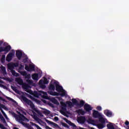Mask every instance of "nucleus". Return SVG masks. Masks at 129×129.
Segmentation results:
<instances>
[{
	"instance_id": "11",
	"label": "nucleus",
	"mask_w": 129,
	"mask_h": 129,
	"mask_svg": "<svg viewBox=\"0 0 129 129\" xmlns=\"http://www.w3.org/2000/svg\"><path fill=\"white\" fill-rule=\"evenodd\" d=\"M20 74L22 75V76H24L25 79H30L31 78V75L28 74L27 72L26 71H23L21 72Z\"/></svg>"
},
{
	"instance_id": "8",
	"label": "nucleus",
	"mask_w": 129,
	"mask_h": 129,
	"mask_svg": "<svg viewBox=\"0 0 129 129\" xmlns=\"http://www.w3.org/2000/svg\"><path fill=\"white\" fill-rule=\"evenodd\" d=\"M25 70L28 72L35 71V66L33 64H29V66L25 64Z\"/></svg>"
},
{
	"instance_id": "13",
	"label": "nucleus",
	"mask_w": 129,
	"mask_h": 129,
	"mask_svg": "<svg viewBox=\"0 0 129 129\" xmlns=\"http://www.w3.org/2000/svg\"><path fill=\"white\" fill-rule=\"evenodd\" d=\"M16 55L18 60H21V58L23 57V53L21 50H17Z\"/></svg>"
},
{
	"instance_id": "19",
	"label": "nucleus",
	"mask_w": 129,
	"mask_h": 129,
	"mask_svg": "<svg viewBox=\"0 0 129 129\" xmlns=\"http://www.w3.org/2000/svg\"><path fill=\"white\" fill-rule=\"evenodd\" d=\"M77 113H78L79 115L81 114L82 115H84L85 114V111H84L82 109H79L76 110Z\"/></svg>"
},
{
	"instance_id": "7",
	"label": "nucleus",
	"mask_w": 129,
	"mask_h": 129,
	"mask_svg": "<svg viewBox=\"0 0 129 129\" xmlns=\"http://www.w3.org/2000/svg\"><path fill=\"white\" fill-rule=\"evenodd\" d=\"M11 49H12V47L10 45L7 46L5 47L0 46V53L2 52H7L8 53L9 51H10Z\"/></svg>"
},
{
	"instance_id": "9",
	"label": "nucleus",
	"mask_w": 129,
	"mask_h": 129,
	"mask_svg": "<svg viewBox=\"0 0 129 129\" xmlns=\"http://www.w3.org/2000/svg\"><path fill=\"white\" fill-rule=\"evenodd\" d=\"M63 120H65V121L68 123L69 124H70V125H71V126H73V128H75L76 129L77 126H76V125H75V124H74V123H72V122H71L70 120H68V119H67L66 118H63Z\"/></svg>"
},
{
	"instance_id": "6",
	"label": "nucleus",
	"mask_w": 129,
	"mask_h": 129,
	"mask_svg": "<svg viewBox=\"0 0 129 129\" xmlns=\"http://www.w3.org/2000/svg\"><path fill=\"white\" fill-rule=\"evenodd\" d=\"M93 117L94 118H98L99 120L103 118V116L98 111L93 110Z\"/></svg>"
},
{
	"instance_id": "39",
	"label": "nucleus",
	"mask_w": 129,
	"mask_h": 129,
	"mask_svg": "<svg viewBox=\"0 0 129 129\" xmlns=\"http://www.w3.org/2000/svg\"><path fill=\"white\" fill-rule=\"evenodd\" d=\"M34 118L37 121H39V120H40V118H39L38 117H37V116H34Z\"/></svg>"
},
{
	"instance_id": "2",
	"label": "nucleus",
	"mask_w": 129,
	"mask_h": 129,
	"mask_svg": "<svg viewBox=\"0 0 129 129\" xmlns=\"http://www.w3.org/2000/svg\"><path fill=\"white\" fill-rule=\"evenodd\" d=\"M21 98L22 100L24 101V102L27 103V104H28V105H30V107L32 109V112L33 113H35V112H36V113H37V112H39V110L37 109V108L35 107V105L34 104V103H33V102H32V101L27 98V97L24 96H21Z\"/></svg>"
},
{
	"instance_id": "25",
	"label": "nucleus",
	"mask_w": 129,
	"mask_h": 129,
	"mask_svg": "<svg viewBox=\"0 0 129 129\" xmlns=\"http://www.w3.org/2000/svg\"><path fill=\"white\" fill-rule=\"evenodd\" d=\"M45 121H46V122L47 123H48L49 124H52V125H54V126H57V124L54 123V122H52L48 119H46Z\"/></svg>"
},
{
	"instance_id": "26",
	"label": "nucleus",
	"mask_w": 129,
	"mask_h": 129,
	"mask_svg": "<svg viewBox=\"0 0 129 129\" xmlns=\"http://www.w3.org/2000/svg\"><path fill=\"white\" fill-rule=\"evenodd\" d=\"M48 89L49 90H53L54 91L55 90V86L52 84H50Z\"/></svg>"
},
{
	"instance_id": "4",
	"label": "nucleus",
	"mask_w": 129,
	"mask_h": 129,
	"mask_svg": "<svg viewBox=\"0 0 129 129\" xmlns=\"http://www.w3.org/2000/svg\"><path fill=\"white\" fill-rule=\"evenodd\" d=\"M60 92L61 93H58L56 92L50 91L49 92V94H50V95H52L53 96H58V95H60L61 96V97H64V96H66V95H67L65 90H63L62 91H60Z\"/></svg>"
},
{
	"instance_id": "42",
	"label": "nucleus",
	"mask_w": 129,
	"mask_h": 129,
	"mask_svg": "<svg viewBox=\"0 0 129 129\" xmlns=\"http://www.w3.org/2000/svg\"><path fill=\"white\" fill-rule=\"evenodd\" d=\"M11 73H12V75L14 76L15 74H16V71L13 70V69H11Z\"/></svg>"
},
{
	"instance_id": "45",
	"label": "nucleus",
	"mask_w": 129,
	"mask_h": 129,
	"mask_svg": "<svg viewBox=\"0 0 129 129\" xmlns=\"http://www.w3.org/2000/svg\"><path fill=\"white\" fill-rule=\"evenodd\" d=\"M37 114L40 116H43V114L41 112V111H40V110L39 111V112H37Z\"/></svg>"
},
{
	"instance_id": "12",
	"label": "nucleus",
	"mask_w": 129,
	"mask_h": 129,
	"mask_svg": "<svg viewBox=\"0 0 129 129\" xmlns=\"http://www.w3.org/2000/svg\"><path fill=\"white\" fill-rule=\"evenodd\" d=\"M54 84H55V88L57 92H61L62 90L64 89H63V87L60 85H59L58 84L56 83V82H54Z\"/></svg>"
},
{
	"instance_id": "47",
	"label": "nucleus",
	"mask_w": 129,
	"mask_h": 129,
	"mask_svg": "<svg viewBox=\"0 0 129 129\" xmlns=\"http://www.w3.org/2000/svg\"><path fill=\"white\" fill-rule=\"evenodd\" d=\"M19 75H20L19 74V73L16 72L13 76H16V77H18V76H19Z\"/></svg>"
},
{
	"instance_id": "32",
	"label": "nucleus",
	"mask_w": 129,
	"mask_h": 129,
	"mask_svg": "<svg viewBox=\"0 0 129 129\" xmlns=\"http://www.w3.org/2000/svg\"><path fill=\"white\" fill-rule=\"evenodd\" d=\"M11 88L13 90V91H15V92H17L18 91V89H17L16 87L11 86Z\"/></svg>"
},
{
	"instance_id": "1",
	"label": "nucleus",
	"mask_w": 129,
	"mask_h": 129,
	"mask_svg": "<svg viewBox=\"0 0 129 129\" xmlns=\"http://www.w3.org/2000/svg\"><path fill=\"white\" fill-rule=\"evenodd\" d=\"M72 101H68L66 102L67 104L68 105L69 107H73L74 105H76L79 107L81 108L85 104V102L83 100H81L80 103H78V101L76 99H72Z\"/></svg>"
},
{
	"instance_id": "48",
	"label": "nucleus",
	"mask_w": 129,
	"mask_h": 129,
	"mask_svg": "<svg viewBox=\"0 0 129 129\" xmlns=\"http://www.w3.org/2000/svg\"><path fill=\"white\" fill-rule=\"evenodd\" d=\"M23 88H25V89H27V84H24L23 85Z\"/></svg>"
},
{
	"instance_id": "49",
	"label": "nucleus",
	"mask_w": 129,
	"mask_h": 129,
	"mask_svg": "<svg viewBox=\"0 0 129 129\" xmlns=\"http://www.w3.org/2000/svg\"><path fill=\"white\" fill-rule=\"evenodd\" d=\"M125 125H128V124H129V122H128V121H126L125 122Z\"/></svg>"
},
{
	"instance_id": "3",
	"label": "nucleus",
	"mask_w": 129,
	"mask_h": 129,
	"mask_svg": "<svg viewBox=\"0 0 129 129\" xmlns=\"http://www.w3.org/2000/svg\"><path fill=\"white\" fill-rule=\"evenodd\" d=\"M33 95L35 97H42V98H45V99H48L49 98L48 97L47 92H45L43 91H39L38 92L34 91L33 93Z\"/></svg>"
},
{
	"instance_id": "22",
	"label": "nucleus",
	"mask_w": 129,
	"mask_h": 129,
	"mask_svg": "<svg viewBox=\"0 0 129 129\" xmlns=\"http://www.w3.org/2000/svg\"><path fill=\"white\" fill-rule=\"evenodd\" d=\"M16 81L19 85H23V83H24L23 80L20 78L16 79Z\"/></svg>"
},
{
	"instance_id": "23",
	"label": "nucleus",
	"mask_w": 129,
	"mask_h": 129,
	"mask_svg": "<svg viewBox=\"0 0 129 129\" xmlns=\"http://www.w3.org/2000/svg\"><path fill=\"white\" fill-rule=\"evenodd\" d=\"M88 122L90 124H93V125H95V120L92 119H89L88 120Z\"/></svg>"
},
{
	"instance_id": "28",
	"label": "nucleus",
	"mask_w": 129,
	"mask_h": 129,
	"mask_svg": "<svg viewBox=\"0 0 129 129\" xmlns=\"http://www.w3.org/2000/svg\"><path fill=\"white\" fill-rule=\"evenodd\" d=\"M30 123L32 125L36 126V127H37V129H42V128H41V127H40L38 124L33 122H31Z\"/></svg>"
},
{
	"instance_id": "56",
	"label": "nucleus",
	"mask_w": 129,
	"mask_h": 129,
	"mask_svg": "<svg viewBox=\"0 0 129 129\" xmlns=\"http://www.w3.org/2000/svg\"><path fill=\"white\" fill-rule=\"evenodd\" d=\"M5 106V105H2V107L4 108V107Z\"/></svg>"
},
{
	"instance_id": "35",
	"label": "nucleus",
	"mask_w": 129,
	"mask_h": 129,
	"mask_svg": "<svg viewBox=\"0 0 129 129\" xmlns=\"http://www.w3.org/2000/svg\"><path fill=\"white\" fill-rule=\"evenodd\" d=\"M40 86L43 89H45V88H46V85H45V84H42L41 85H40Z\"/></svg>"
},
{
	"instance_id": "44",
	"label": "nucleus",
	"mask_w": 129,
	"mask_h": 129,
	"mask_svg": "<svg viewBox=\"0 0 129 129\" xmlns=\"http://www.w3.org/2000/svg\"><path fill=\"white\" fill-rule=\"evenodd\" d=\"M0 128H2V129H5V128H6V127H5V126H4L3 124H1V123H0Z\"/></svg>"
},
{
	"instance_id": "29",
	"label": "nucleus",
	"mask_w": 129,
	"mask_h": 129,
	"mask_svg": "<svg viewBox=\"0 0 129 129\" xmlns=\"http://www.w3.org/2000/svg\"><path fill=\"white\" fill-rule=\"evenodd\" d=\"M22 62L23 63H28L29 62V57L26 55V57L23 59Z\"/></svg>"
},
{
	"instance_id": "57",
	"label": "nucleus",
	"mask_w": 129,
	"mask_h": 129,
	"mask_svg": "<svg viewBox=\"0 0 129 129\" xmlns=\"http://www.w3.org/2000/svg\"><path fill=\"white\" fill-rule=\"evenodd\" d=\"M2 86H4V85H2Z\"/></svg>"
},
{
	"instance_id": "21",
	"label": "nucleus",
	"mask_w": 129,
	"mask_h": 129,
	"mask_svg": "<svg viewBox=\"0 0 129 129\" xmlns=\"http://www.w3.org/2000/svg\"><path fill=\"white\" fill-rule=\"evenodd\" d=\"M60 104L61 105V109L62 110H66V107H67V105L63 102H61Z\"/></svg>"
},
{
	"instance_id": "15",
	"label": "nucleus",
	"mask_w": 129,
	"mask_h": 129,
	"mask_svg": "<svg viewBox=\"0 0 129 129\" xmlns=\"http://www.w3.org/2000/svg\"><path fill=\"white\" fill-rule=\"evenodd\" d=\"M86 120V118L84 116H82L78 118V121L80 122V123L83 124L85 122Z\"/></svg>"
},
{
	"instance_id": "43",
	"label": "nucleus",
	"mask_w": 129,
	"mask_h": 129,
	"mask_svg": "<svg viewBox=\"0 0 129 129\" xmlns=\"http://www.w3.org/2000/svg\"><path fill=\"white\" fill-rule=\"evenodd\" d=\"M1 112L3 113V115L5 116V117H6V116H7L8 115H7V114H6V113L5 112V111H4V110H1Z\"/></svg>"
},
{
	"instance_id": "18",
	"label": "nucleus",
	"mask_w": 129,
	"mask_h": 129,
	"mask_svg": "<svg viewBox=\"0 0 129 129\" xmlns=\"http://www.w3.org/2000/svg\"><path fill=\"white\" fill-rule=\"evenodd\" d=\"M32 77L33 80H39V79L40 78H39V74L37 73L33 74L32 76Z\"/></svg>"
},
{
	"instance_id": "38",
	"label": "nucleus",
	"mask_w": 129,
	"mask_h": 129,
	"mask_svg": "<svg viewBox=\"0 0 129 129\" xmlns=\"http://www.w3.org/2000/svg\"><path fill=\"white\" fill-rule=\"evenodd\" d=\"M49 112H50V111L47 110L43 111L44 114H49Z\"/></svg>"
},
{
	"instance_id": "20",
	"label": "nucleus",
	"mask_w": 129,
	"mask_h": 129,
	"mask_svg": "<svg viewBox=\"0 0 129 129\" xmlns=\"http://www.w3.org/2000/svg\"><path fill=\"white\" fill-rule=\"evenodd\" d=\"M0 119L1 121L3 122V123L6 124V125L8 124V123H7V121H6V119H5V117H4L2 113H0Z\"/></svg>"
},
{
	"instance_id": "30",
	"label": "nucleus",
	"mask_w": 129,
	"mask_h": 129,
	"mask_svg": "<svg viewBox=\"0 0 129 129\" xmlns=\"http://www.w3.org/2000/svg\"><path fill=\"white\" fill-rule=\"evenodd\" d=\"M5 61H6V55H3L1 58V62L2 63H5Z\"/></svg>"
},
{
	"instance_id": "50",
	"label": "nucleus",
	"mask_w": 129,
	"mask_h": 129,
	"mask_svg": "<svg viewBox=\"0 0 129 129\" xmlns=\"http://www.w3.org/2000/svg\"><path fill=\"white\" fill-rule=\"evenodd\" d=\"M20 66H21V67H19V69H20V70H22V69L23 68H24V66L21 64Z\"/></svg>"
},
{
	"instance_id": "40",
	"label": "nucleus",
	"mask_w": 129,
	"mask_h": 129,
	"mask_svg": "<svg viewBox=\"0 0 129 129\" xmlns=\"http://www.w3.org/2000/svg\"><path fill=\"white\" fill-rule=\"evenodd\" d=\"M0 100H1L2 101H4V102H7L6 99H4L3 97L0 96Z\"/></svg>"
},
{
	"instance_id": "36",
	"label": "nucleus",
	"mask_w": 129,
	"mask_h": 129,
	"mask_svg": "<svg viewBox=\"0 0 129 129\" xmlns=\"http://www.w3.org/2000/svg\"><path fill=\"white\" fill-rule=\"evenodd\" d=\"M96 109H97V110H99V111H100L102 110V108H101V106H97V107H96Z\"/></svg>"
},
{
	"instance_id": "24",
	"label": "nucleus",
	"mask_w": 129,
	"mask_h": 129,
	"mask_svg": "<svg viewBox=\"0 0 129 129\" xmlns=\"http://www.w3.org/2000/svg\"><path fill=\"white\" fill-rule=\"evenodd\" d=\"M107 127L108 129H114V126H113L112 123L107 124Z\"/></svg>"
},
{
	"instance_id": "53",
	"label": "nucleus",
	"mask_w": 129,
	"mask_h": 129,
	"mask_svg": "<svg viewBox=\"0 0 129 129\" xmlns=\"http://www.w3.org/2000/svg\"><path fill=\"white\" fill-rule=\"evenodd\" d=\"M0 83H4V81L0 80Z\"/></svg>"
},
{
	"instance_id": "46",
	"label": "nucleus",
	"mask_w": 129,
	"mask_h": 129,
	"mask_svg": "<svg viewBox=\"0 0 129 129\" xmlns=\"http://www.w3.org/2000/svg\"><path fill=\"white\" fill-rule=\"evenodd\" d=\"M54 120H55V121H58V120H59V118H58V117H57V116H55V117H54Z\"/></svg>"
},
{
	"instance_id": "34",
	"label": "nucleus",
	"mask_w": 129,
	"mask_h": 129,
	"mask_svg": "<svg viewBox=\"0 0 129 129\" xmlns=\"http://www.w3.org/2000/svg\"><path fill=\"white\" fill-rule=\"evenodd\" d=\"M51 101L53 103H55V104H57L58 103V101L56 100L55 98H52L51 100Z\"/></svg>"
},
{
	"instance_id": "10",
	"label": "nucleus",
	"mask_w": 129,
	"mask_h": 129,
	"mask_svg": "<svg viewBox=\"0 0 129 129\" xmlns=\"http://www.w3.org/2000/svg\"><path fill=\"white\" fill-rule=\"evenodd\" d=\"M84 107L87 112H90L92 110V107L88 104H85Z\"/></svg>"
},
{
	"instance_id": "27",
	"label": "nucleus",
	"mask_w": 129,
	"mask_h": 129,
	"mask_svg": "<svg viewBox=\"0 0 129 129\" xmlns=\"http://www.w3.org/2000/svg\"><path fill=\"white\" fill-rule=\"evenodd\" d=\"M1 70L2 71V73H3V74H4V75L7 74V71L6 69V67H5L4 66H2Z\"/></svg>"
},
{
	"instance_id": "14",
	"label": "nucleus",
	"mask_w": 129,
	"mask_h": 129,
	"mask_svg": "<svg viewBox=\"0 0 129 129\" xmlns=\"http://www.w3.org/2000/svg\"><path fill=\"white\" fill-rule=\"evenodd\" d=\"M13 56H14V53L13 52L9 53L6 57V61L10 62L13 59Z\"/></svg>"
},
{
	"instance_id": "31",
	"label": "nucleus",
	"mask_w": 129,
	"mask_h": 129,
	"mask_svg": "<svg viewBox=\"0 0 129 129\" xmlns=\"http://www.w3.org/2000/svg\"><path fill=\"white\" fill-rule=\"evenodd\" d=\"M43 83L44 84H48L49 83V81L46 77H44Z\"/></svg>"
},
{
	"instance_id": "16",
	"label": "nucleus",
	"mask_w": 129,
	"mask_h": 129,
	"mask_svg": "<svg viewBox=\"0 0 129 129\" xmlns=\"http://www.w3.org/2000/svg\"><path fill=\"white\" fill-rule=\"evenodd\" d=\"M9 69L10 70H12L14 67H19V63L16 62V63H14L13 64H9L8 65Z\"/></svg>"
},
{
	"instance_id": "51",
	"label": "nucleus",
	"mask_w": 129,
	"mask_h": 129,
	"mask_svg": "<svg viewBox=\"0 0 129 129\" xmlns=\"http://www.w3.org/2000/svg\"><path fill=\"white\" fill-rule=\"evenodd\" d=\"M6 98H7V99H8V100H13V99H12L10 97H7Z\"/></svg>"
},
{
	"instance_id": "33",
	"label": "nucleus",
	"mask_w": 129,
	"mask_h": 129,
	"mask_svg": "<svg viewBox=\"0 0 129 129\" xmlns=\"http://www.w3.org/2000/svg\"><path fill=\"white\" fill-rule=\"evenodd\" d=\"M61 124L63 126H64V127H67L68 128H69V125H68V124H67L66 123L62 122L61 123Z\"/></svg>"
},
{
	"instance_id": "41",
	"label": "nucleus",
	"mask_w": 129,
	"mask_h": 129,
	"mask_svg": "<svg viewBox=\"0 0 129 129\" xmlns=\"http://www.w3.org/2000/svg\"><path fill=\"white\" fill-rule=\"evenodd\" d=\"M39 85H41V84H44V80H40L39 82Z\"/></svg>"
},
{
	"instance_id": "5",
	"label": "nucleus",
	"mask_w": 129,
	"mask_h": 129,
	"mask_svg": "<svg viewBox=\"0 0 129 129\" xmlns=\"http://www.w3.org/2000/svg\"><path fill=\"white\" fill-rule=\"evenodd\" d=\"M99 121L100 123L97 124L96 126L98 127L99 129H102L104 128L105 127L106 125H105V119L104 118H102V119H100L99 120Z\"/></svg>"
},
{
	"instance_id": "37",
	"label": "nucleus",
	"mask_w": 129,
	"mask_h": 129,
	"mask_svg": "<svg viewBox=\"0 0 129 129\" xmlns=\"http://www.w3.org/2000/svg\"><path fill=\"white\" fill-rule=\"evenodd\" d=\"M27 83H28V84H33V81L32 80H30L29 79L27 80Z\"/></svg>"
},
{
	"instance_id": "52",
	"label": "nucleus",
	"mask_w": 129,
	"mask_h": 129,
	"mask_svg": "<svg viewBox=\"0 0 129 129\" xmlns=\"http://www.w3.org/2000/svg\"><path fill=\"white\" fill-rule=\"evenodd\" d=\"M43 102L44 103H46V102H47V101H46V100H44L43 101Z\"/></svg>"
},
{
	"instance_id": "17",
	"label": "nucleus",
	"mask_w": 129,
	"mask_h": 129,
	"mask_svg": "<svg viewBox=\"0 0 129 129\" xmlns=\"http://www.w3.org/2000/svg\"><path fill=\"white\" fill-rule=\"evenodd\" d=\"M104 113L107 116H108V117H111V116H112V112L109 110H105L104 111Z\"/></svg>"
},
{
	"instance_id": "55",
	"label": "nucleus",
	"mask_w": 129,
	"mask_h": 129,
	"mask_svg": "<svg viewBox=\"0 0 129 129\" xmlns=\"http://www.w3.org/2000/svg\"><path fill=\"white\" fill-rule=\"evenodd\" d=\"M5 118H6V119H9V117H8V116L5 117Z\"/></svg>"
},
{
	"instance_id": "54",
	"label": "nucleus",
	"mask_w": 129,
	"mask_h": 129,
	"mask_svg": "<svg viewBox=\"0 0 129 129\" xmlns=\"http://www.w3.org/2000/svg\"><path fill=\"white\" fill-rule=\"evenodd\" d=\"M13 129H19V128H18V127H14L13 128Z\"/></svg>"
}]
</instances>
